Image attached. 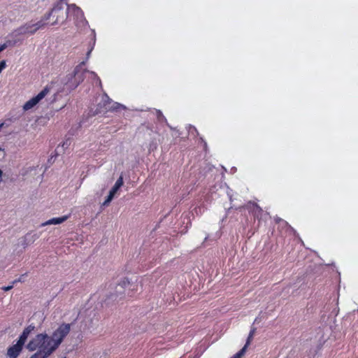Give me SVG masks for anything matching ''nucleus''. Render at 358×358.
Here are the masks:
<instances>
[{
	"mask_svg": "<svg viewBox=\"0 0 358 358\" xmlns=\"http://www.w3.org/2000/svg\"><path fill=\"white\" fill-rule=\"evenodd\" d=\"M26 348L30 352L37 350L49 356L55 351L50 337L47 334H37L27 343Z\"/></svg>",
	"mask_w": 358,
	"mask_h": 358,
	"instance_id": "obj_1",
	"label": "nucleus"
},
{
	"mask_svg": "<svg viewBox=\"0 0 358 358\" xmlns=\"http://www.w3.org/2000/svg\"><path fill=\"white\" fill-rule=\"evenodd\" d=\"M138 285L128 278L121 280L113 288L110 293V298L113 300L122 299L126 294L129 295L131 292L137 291Z\"/></svg>",
	"mask_w": 358,
	"mask_h": 358,
	"instance_id": "obj_2",
	"label": "nucleus"
},
{
	"mask_svg": "<svg viewBox=\"0 0 358 358\" xmlns=\"http://www.w3.org/2000/svg\"><path fill=\"white\" fill-rule=\"evenodd\" d=\"M70 330L71 324L63 323L50 336L55 350L62 343L64 338L69 334Z\"/></svg>",
	"mask_w": 358,
	"mask_h": 358,
	"instance_id": "obj_3",
	"label": "nucleus"
},
{
	"mask_svg": "<svg viewBox=\"0 0 358 358\" xmlns=\"http://www.w3.org/2000/svg\"><path fill=\"white\" fill-rule=\"evenodd\" d=\"M44 25L45 24L42 21H38L34 24L27 23L15 29L10 36L17 37L27 34H33Z\"/></svg>",
	"mask_w": 358,
	"mask_h": 358,
	"instance_id": "obj_4",
	"label": "nucleus"
},
{
	"mask_svg": "<svg viewBox=\"0 0 358 358\" xmlns=\"http://www.w3.org/2000/svg\"><path fill=\"white\" fill-rule=\"evenodd\" d=\"M51 14L52 15V19L54 20L52 25H55L58 23H63L68 17L67 9L64 10L61 3L56 5L51 10Z\"/></svg>",
	"mask_w": 358,
	"mask_h": 358,
	"instance_id": "obj_5",
	"label": "nucleus"
},
{
	"mask_svg": "<svg viewBox=\"0 0 358 358\" xmlns=\"http://www.w3.org/2000/svg\"><path fill=\"white\" fill-rule=\"evenodd\" d=\"M49 88L48 87H45L36 96L31 98L24 104V110H29L34 108L36 104L39 103L41 100H42L49 93Z\"/></svg>",
	"mask_w": 358,
	"mask_h": 358,
	"instance_id": "obj_6",
	"label": "nucleus"
},
{
	"mask_svg": "<svg viewBox=\"0 0 358 358\" xmlns=\"http://www.w3.org/2000/svg\"><path fill=\"white\" fill-rule=\"evenodd\" d=\"M23 348V345L20 344L18 341L9 347L7 350V356L10 358H17L20 354Z\"/></svg>",
	"mask_w": 358,
	"mask_h": 358,
	"instance_id": "obj_7",
	"label": "nucleus"
},
{
	"mask_svg": "<svg viewBox=\"0 0 358 358\" xmlns=\"http://www.w3.org/2000/svg\"><path fill=\"white\" fill-rule=\"evenodd\" d=\"M104 97L106 99L104 100V101L107 102V103L105 104L106 109H107L108 110H116L118 109H125L126 108V107L124 105L120 104L117 102H114V103H113L112 106H110V104L112 103V100L106 94L104 95Z\"/></svg>",
	"mask_w": 358,
	"mask_h": 358,
	"instance_id": "obj_8",
	"label": "nucleus"
},
{
	"mask_svg": "<svg viewBox=\"0 0 358 358\" xmlns=\"http://www.w3.org/2000/svg\"><path fill=\"white\" fill-rule=\"evenodd\" d=\"M67 12L68 14H73L78 20H82L83 17V13L82 10L79 7L76 6L75 4L68 5Z\"/></svg>",
	"mask_w": 358,
	"mask_h": 358,
	"instance_id": "obj_9",
	"label": "nucleus"
},
{
	"mask_svg": "<svg viewBox=\"0 0 358 358\" xmlns=\"http://www.w3.org/2000/svg\"><path fill=\"white\" fill-rule=\"evenodd\" d=\"M35 326L33 324L29 325L27 327H26L22 334L20 336L18 342L20 343L22 345H24L29 335L34 330Z\"/></svg>",
	"mask_w": 358,
	"mask_h": 358,
	"instance_id": "obj_10",
	"label": "nucleus"
},
{
	"mask_svg": "<svg viewBox=\"0 0 358 358\" xmlns=\"http://www.w3.org/2000/svg\"><path fill=\"white\" fill-rule=\"evenodd\" d=\"M69 216L65 215L61 217H55L43 222L41 225L46 226L50 224H59L65 222L68 219Z\"/></svg>",
	"mask_w": 358,
	"mask_h": 358,
	"instance_id": "obj_11",
	"label": "nucleus"
},
{
	"mask_svg": "<svg viewBox=\"0 0 358 358\" xmlns=\"http://www.w3.org/2000/svg\"><path fill=\"white\" fill-rule=\"evenodd\" d=\"M123 177L121 175L110 191L115 194L118 191V189L123 185Z\"/></svg>",
	"mask_w": 358,
	"mask_h": 358,
	"instance_id": "obj_12",
	"label": "nucleus"
},
{
	"mask_svg": "<svg viewBox=\"0 0 358 358\" xmlns=\"http://www.w3.org/2000/svg\"><path fill=\"white\" fill-rule=\"evenodd\" d=\"M17 41H17V40H13V41L7 40L4 43L0 45V52H2L3 50H4L6 48H7L9 46L15 45Z\"/></svg>",
	"mask_w": 358,
	"mask_h": 358,
	"instance_id": "obj_13",
	"label": "nucleus"
},
{
	"mask_svg": "<svg viewBox=\"0 0 358 358\" xmlns=\"http://www.w3.org/2000/svg\"><path fill=\"white\" fill-rule=\"evenodd\" d=\"M255 330H256V329H255V328H254V327L251 329V331H250V334H249V336H248V339H247L246 343H245V345H244V347L241 349V350H245V352L246 351V349H247L248 346V345H250V341H251V340H252V337H253V335H254V334H255Z\"/></svg>",
	"mask_w": 358,
	"mask_h": 358,
	"instance_id": "obj_14",
	"label": "nucleus"
},
{
	"mask_svg": "<svg viewBox=\"0 0 358 358\" xmlns=\"http://www.w3.org/2000/svg\"><path fill=\"white\" fill-rule=\"evenodd\" d=\"M115 194V193L110 191L106 199L103 201L102 205L104 206H108L110 201L113 200Z\"/></svg>",
	"mask_w": 358,
	"mask_h": 358,
	"instance_id": "obj_15",
	"label": "nucleus"
},
{
	"mask_svg": "<svg viewBox=\"0 0 358 358\" xmlns=\"http://www.w3.org/2000/svg\"><path fill=\"white\" fill-rule=\"evenodd\" d=\"M49 355H47L45 354L36 352L34 355H32L29 358H48Z\"/></svg>",
	"mask_w": 358,
	"mask_h": 358,
	"instance_id": "obj_16",
	"label": "nucleus"
},
{
	"mask_svg": "<svg viewBox=\"0 0 358 358\" xmlns=\"http://www.w3.org/2000/svg\"><path fill=\"white\" fill-rule=\"evenodd\" d=\"M71 144V141L69 139H66L65 141L63 142V143L61 145V148L62 149V152H64L65 150H66Z\"/></svg>",
	"mask_w": 358,
	"mask_h": 358,
	"instance_id": "obj_17",
	"label": "nucleus"
},
{
	"mask_svg": "<svg viewBox=\"0 0 358 358\" xmlns=\"http://www.w3.org/2000/svg\"><path fill=\"white\" fill-rule=\"evenodd\" d=\"M245 354V350H241L235 354L231 358H241Z\"/></svg>",
	"mask_w": 358,
	"mask_h": 358,
	"instance_id": "obj_18",
	"label": "nucleus"
},
{
	"mask_svg": "<svg viewBox=\"0 0 358 358\" xmlns=\"http://www.w3.org/2000/svg\"><path fill=\"white\" fill-rule=\"evenodd\" d=\"M6 63L5 60H2L1 62H0V73L6 68Z\"/></svg>",
	"mask_w": 358,
	"mask_h": 358,
	"instance_id": "obj_19",
	"label": "nucleus"
},
{
	"mask_svg": "<svg viewBox=\"0 0 358 358\" xmlns=\"http://www.w3.org/2000/svg\"><path fill=\"white\" fill-rule=\"evenodd\" d=\"M51 17H52V15L51 14V11H50L49 13H48L43 16V20L41 21L43 22V20H47L50 19Z\"/></svg>",
	"mask_w": 358,
	"mask_h": 358,
	"instance_id": "obj_20",
	"label": "nucleus"
},
{
	"mask_svg": "<svg viewBox=\"0 0 358 358\" xmlns=\"http://www.w3.org/2000/svg\"><path fill=\"white\" fill-rule=\"evenodd\" d=\"M13 287V284H11L10 285L3 287L1 289H2L3 291L7 292V291L10 290Z\"/></svg>",
	"mask_w": 358,
	"mask_h": 358,
	"instance_id": "obj_21",
	"label": "nucleus"
},
{
	"mask_svg": "<svg viewBox=\"0 0 358 358\" xmlns=\"http://www.w3.org/2000/svg\"><path fill=\"white\" fill-rule=\"evenodd\" d=\"M88 72L91 74V76H92V77L93 78H97V80H99V84H101V80H99V78H97V76H96V74L94 72H93V71H90H90H88Z\"/></svg>",
	"mask_w": 358,
	"mask_h": 358,
	"instance_id": "obj_22",
	"label": "nucleus"
},
{
	"mask_svg": "<svg viewBox=\"0 0 358 358\" xmlns=\"http://www.w3.org/2000/svg\"><path fill=\"white\" fill-rule=\"evenodd\" d=\"M34 169H35V167H34V166H30V167H29V168L27 169L26 173H25L24 174L27 173L29 171H34Z\"/></svg>",
	"mask_w": 358,
	"mask_h": 358,
	"instance_id": "obj_23",
	"label": "nucleus"
},
{
	"mask_svg": "<svg viewBox=\"0 0 358 358\" xmlns=\"http://www.w3.org/2000/svg\"><path fill=\"white\" fill-rule=\"evenodd\" d=\"M22 277H20V278L17 279V280H15L14 281L12 282V284L14 285L18 282H22Z\"/></svg>",
	"mask_w": 358,
	"mask_h": 358,
	"instance_id": "obj_24",
	"label": "nucleus"
},
{
	"mask_svg": "<svg viewBox=\"0 0 358 358\" xmlns=\"http://www.w3.org/2000/svg\"><path fill=\"white\" fill-rule=\"evenodd\" d=\"M78 67L75 69V76L78 74Z\"/></svg>",
	"mask_w": 358,
	"mask_h": 358,
	"instance_id": "obj_25",
	"label": "nucleus"
},
{
	"mask_svg": "<svg viewBox=\"0 0 358 358\" xmlns=\"http://www.w3.org/2000/svg\"><path fill=\"white\" fill-rule=\"evenodd\" d=\"M157 113H158L159 116H162V114L161 111L158 110Z\"/></svg>",
	"mask_w": 358,
	"mask_h": 358,
	"instance_id": "obj_26",
	"label": "nucleus"
},
{
	"mask_svg": "<svg viewBox=\"0 0 358 358\" xmlns=\"http://www.w3.org/2000/svg\"><path fill=\"white\" fill-rule=\"evenodd\" d=\"M90 52H91V50H90V51L87 52V57H89V55H90Z\"/></svg>",
	"mask_w": 358,
	"mask_h": 358,
	"instance_id": "obj_27",
	"label": "nucleus"
},
{
	"mask_svg": "<svg viewBox=\"0 0 358 358\" xmlns=\"http://www.w3.org/2000/svg\"><path fill=\"white\" fill-rule=\"evenodd\" d=\"M59 147H57V151L58 152H59Z\"/></svg>",
	"mask_w": 358,
	"mask_h": 358,
	"instance_id": "obj_28",
	"label": "nucleus"
},
{
	"mask_svg": "<svg viewBox=\"0 0 358 358\" xmlns=\"http://www.w3.org/2000/svg\"><path fill=\"white\" fill-rule=\"evenodd\" d=\"M3 150L0 148V151H2Z\"/></svg>",
	"mask_w": 358,
	"mask_h": 358,
	"instance_id": "obj_29",
	"label": "nucleus"
},
{
	"mask_svg": "<svg viewBox=\"0 0 358 358\" xmlns=\"http://www.w3.org/2000/svg\"><path fill=\"white\" fill-rule=\"evenodd\" d=\"M64 358H66V357H64Z\"/></svg>",
	"mask_w": 358,
	"mask_h": 358,
	"instance_id": "obj_30",
	"label": "nucleus"
}]
</instances>
